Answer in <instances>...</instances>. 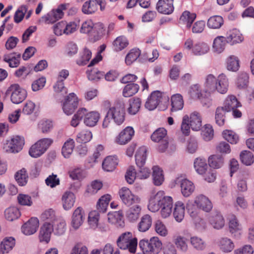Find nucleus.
Wrapping results in <instances>:
<instances>
[{"instance_id":"obj_50","label":"nucleus","mask_w":254,"mask_h":254,"mask_svg":"<svg viewBox=\"0 0 254 254\" xmlns=\"http://www.w3.org/2000/svg\"><path fill=\"white\" fill-rule=\"evenodd\" d=\"M174 243L178 249L183 253H186L188 250L187 239L183 236H177L174 239Z\"/></svg>"},{"instance_id":"obj_10","label":"nucleus","mask_w":254,"mask_h":254,"mask_svg":"<svg viewBox=\"0 0 254 254\" xmlns=\"http://www.w3.org/2000/svg\"><path fill=\"white\" fill-rule=\"evenodd\" d=\"M107 113L111 119L118 125L122 124L125 121V112L124 106L122 105H116L112 107Z\"/></svg>"},{"instance_id":"obj_57","label":"nucleus","mask_w":254,"mask_h":254,"mask_svg":"<svg viewBox=\"0 0 254 254\" xmlns=\"http://www.w3.org/2000/svg\"><path fill=\"white\" fill-rule=\"evenodd\" d=\"M53 123L49 120H42L38 124V129L43 133H48L53 128Z\"/></svg>"},{"instance_id":"obj_36","label":"nucleus","mask_w":254,"mask_h":254,"mask_svg":"<svg viewBox=\"0 0 254 254\" xmlns=\"http://www.w3.org/2000/svg\"><path fill=\"white\" fill-rule=\"evenodd\" d=\"M195 171L199 175H204L206 173L208 166L204 158L198 157L196 158L193 163Z\"/></svg>"},{"instance_id":"obj_9","label":"nucleus","mask_w":254,"mask_h":254,"mask_svg":"<svg viewBox=\"0 0 254 254\" xmlns=\"http://www.w3.org/2000/svg\"><path fill=\"white\" fill-rule=\"evenodd\" d=\"M78 104L77 97L74 93H71L66 97L63 102V110L66 115H70L77 108Z\"/></svg>"},{"instance_id":"obj_39","label":"nucleus","mask_w":254,"mask_h":254,"mask_svg":"<svg viewBox=\"0 0 254 254\" xmlns=\"http://www.w3.org/2000/svg\"><path fill=\"white\" fill-rule=\"evenodd\" d=\"M196 16L195 13L186 10L183 12L180 18V23L185 25L187 28H190L196 18Z\"/></svg>"},{"instance_id":"obj_23","label":"nucleus","mask_w":254,"mask_h":254,"mask_svg":"<svg viewBox=\"0 0 254 254\" xmlns=\"http://www.w3.org/2000/svg\"><path fill=\"white\" fill-rule=\"evenodd\" d=\"M174 0H159L157 3L156 9L161 13L170 14L174 11Z\"/></svg>"},{"instance_id":"obj_33","label":"nucleus","mask_w":254,"mask_h":254,"mask_svg":"<svg viewBox=\"0 0 254 254\" xmlns=\"http://www.w3.org/2000/svg\"><path fill=\"white\" fill-rule=\"evenodd\" d=\"M21 55L20 54L11 53L3 56V61L8 63L10 67H17L20 64Z\"/></svg>"},{"instance_id":"obj_61","label":"nucleus","mask_w":254,"mask_h":254,"mask_svg":"<svg viewBox=\"0 0 254 254\" xmlns=\"http://www.w3.org/2000/svg\"><path fill=\"white\" fill-rule=\"evenodd\" d=\"M241 162L247 166L252 165L254 162L253 154L248 150L242 151L240 155Z\"/></svg>"},{"instance_id":"obj_25","label":"nucleus","mask_w":254,"mask_h":254,"mask_svg":"<svg viewBox=\"0 0 254 254\" xmlns=\"http://www.w3.org/2000/svg\"><path fill=\"white\" fill-rule=\"evenodd\" d=\"M108 221L117 227H123L125 222L122 211H114L108 213Z\"/></svg>"},{"instance_id":"obj_2","label":"nucleus","mask_w":254,"mask_h":254,"mask_svg":"<svg viewBox=\"0 0 254 254\" xmlns=\"http://www.w3.org/2000/svg\"><path fill=\"white\" fill-rule=\"evenodd\" d=\"M68 3H63L59 5L57 8L53 9L47 14L42 16L38 21L39 24H53L59 20L62 19L64 15V11L66 10L68 6Z\"/></svg>"},{"instance_id":"obj_12","label":"nucleus","mask_w":254,"mask_h":254,"mask_svg":"<svg viewBox=\"0 0 254 254\" xmlns=\"http://www.w3.org/2000/svg\"><path fill=\"white\" fill-rule=\"evenodd\" d=\"M175 182L176 185H180L182 193L185 197L189 196L194 190L193 183L187 179L180 177L176 178Z\"/></svg>"},{"instance_id":"obj_34","label":"nucleus","mask_w":254,"mask_h":254,"mask_svg":"<svg viewBox=\"0 0 254 254\" xmlns=\"http://www.w3.org/2000/svg\"><path fill=\"white\" fill-rule=\"evenodd\" d=\"M152 169L153 184L156 186H161L164 181L163 170L158 166H154Z\"/></svg>"},{"instance_id":"obj_8","label":"nucleus","mask_w":254,"mask_h":254,"mask_svg":"<svg viewBox=\"0 0 254 254\" xmlns=\"http://www.w3.org/2000/svg\"><path fill=\"white\" fill-rule=\"evenodd\" d=\"M119 194L123 203L127 206L132 205L140 202V198L138 196L133 194L130 190L126 187H123L120 189Z\"/></svg>"},{"instance_id":"obj_29","label":"nucleus","mask_w":254,"mask_h":254,"mask_svg":"<svg viewBox=\"0 0 254 254\" xmlns=\"http://www.w3.org/2000/svg\"><path fill=\"white\" fill-rule=\"evenodd\" d=\"M100 0H89L85 2L81 8L82 12L85 14H92L98 9V4Z\"/></svg>"},{"instance_id":"obj_19","label":"nucleus","mask_w":254,"mask_h":254,"mask_svg":"<svg viewBox=\"0 0 254 254\" xmlns=\"http://www.w3.org/2000/svg\"><path fill=\"white\" fill-rule=\"evenodd\" d=\"M142 208L139 203L131 205L126 211L127 219L130 222H136L141 215Z\"/></svg>"},{"instance_id":"obj_31","label":"nucleus","mask_w":254,"mask_h":254,"mask_svg":"<svg viewBox=\"0 0 254 254\" xmlns=\"http://www.w3.org/2000/svg\"><path fill=\"white\" fill-rule=\"evenodd\" d=\"M189 122L193 130H199L202 126V119L200 114L197 112L192 113L189 117Z\"/></svg>"},{"instance_id":"obj_22","label":"nucleus","mask_w":254,"mask_h":254,"mask_svg":"<svg viewBox=\"0 0 254 254\" xmlns=\"http://www.w3.org/2000/svg\"><path fill=\"white\" fill-rule=\"evenodd\" d=\"M134 130L132 127H127L122 131L116 139V142L124 145L127 143L134 135Z\"/></svg>"},{"instance_id":"obj_40","label":"nucleus","mask_w":254,"mask_h":254,"mask_svg":"<svg viewBox=\"0 0 254 254\" xmlns=\"http://www.w3.org/2000/svg\"><path fill=\"white\" fill-rule=\"evenodd\" d=\"M209 166L213 169H219L224 164V158L219 154L210 155L208 159Z\"/></svg>"},{"instance_id":"obj_32","label":"nucleus","mask_w":254,"mask_h":254,"mask_svg":"<svg viewBox=\"0 0 254 254\" xmlns=\"http://www.w3.org/2000/svg\"><path fill=\"white\" fill-rule=\"evenodd\" d=\"M218 245L220 249L226 253L232 252L235 248V244L233 241L227 237H223L219 239Z\"/></svg>"},{"instance_id":"obj_46","label":"nucleus","mask_w":254,"mask_h":254,"mask_svg":"<svg viewBox=\"0 0 254 254\" xmlns=\"http://www.w3.org/2000/svg\"><path fill=\"white\" fill-rule=\"evenodd\" d=\"M146 148L144 146L139 147L135 156L136 164L138 167L144 166L146 159Z\"/></svg>"},{"instance_id":"obj_11","label":"nucleus","mask_w":254,"mask_h":254,"mask_svg":"<svg viewBox=\"0 0 254 254\" xmlns=\"http://www.w3.org/2000/svg\"><path fill=\"white\" fill-rule=\"evenodd\" d=\"M81 110L84 113L83 115L84 124L87 127H95L100 119V114L96 111L88 112L84 108H81Z\"/></svg>"},{"instance_id":"obj_24","label":"nucleus","mask_w":254,"mask_h":254,"mask_svg":"<svg viewBox=\"0 0 254 254\" xmlns=\"http://www.w3.org/2000/svg\"><path fill=\"white\" fill-rule=\"evenodd\" d=\"M53 225L50 222H45L40 228L39 235L40 241L48 243L50 240Z\"/></svg>"},{"instance_id":"obj_59","label":"nucleus","mask_w":254,"mask_h":254,"mask_svg":"<svg viewBox=\"0 0 254 254\" xmlns=\"http://www.w3.org/2000/svg\"><path fill=\"white\" fill-rule=\"evenodd\" d=\"M190 243L193 248L197 251H202L206 247L205 241L197 236L190 237Z\"/></svg>"},{"instance_id":"obj_45","label":"nucleus","mask_w":254,"mask_h":254,"mask_svg":"<svg viewBox=\"0 0 254 254\" xmlns=\"http://www.w3.org/2000/svg\"><path fill=\"white\" fill-rule=\"evenodd\" d=\"M21 215L19 209L16 207H9L4 211V216L6 219L12 221L17 219Z\"/></svg>"},{"instance_id":"obj_63","label":"nucleus","mask_w":254,"mask_h":254,"mask_svg":"<svg viewBox=\"0 0 254 254\" xmlns=\"http://www.w3.org/2000/svg\"><path fill=\"white\" fill-rule=\"evenodd\" d=\"M222 136L225 140L231 144H236L239 139L238 135L231 130H224Z\"/></svg>"},{"instance_id":"obj_52","label":"nucleus","mask_w":254,"mask_h":254,"mask_svg":"<svg viewBox=\"0 0 254 254\" xmlns=\"http://www.w3.org/2000/svg\"><path fill=\"white\" fill-rule=\"evenodd\" d=\"M74 148V141L72 139L67 140L64 143L62 150V153L64 158H69L72 154Z\"/></svg>"},{"instance_id":"obj_7","label":"nucleus","mask_w":254,"mask_h":254,"mask_svg":"<svg viewBox=\"0 0 254 254\" xmlns=\"http://www.w3.org/2000/svg\"><path fill=\"white\" fill-rule=\"evenodd\" d=\"M184 48L188 50H191L195 56H202L207 54L210 50L209 45L203 42H198L193 44L191 39H187L184 44Z\"/></svg>"},{"instance_id":"obj_17","label":"nucleus","mask_w":254,"mask_h":254,"mask_svg":"<svg viewBox=\"0 0 254 254\" xmlns=\"http://www.w3.org/2000/svg\"><path fill=\"white\" fill-rule=\"evenodd\" d=\"M209 222L213 228L217 230L222 229L225 224L224 218L221 213L214 211L209 217Z\"/></svg>"},{"instance_id":"obj_42","label":"nucleus","mask_w":254,"mask_h":254,"mask_svg":"<svg viewBox=\"0 0 254 254\" xmlns=\"http://www.w3.org/2000/svg\"><path fill=\"white\" fill-rule=\"evenodd\" d=\"M15 239L12 237H6L0 242V244L5 254L8 253L15 247Z\"/></svg>"},{"instance_id":"obj_37","label":"nucleus","mask_w":254,"mask_h":254,"mask_svg":"<svg viewBox=\"0 0 254 254\" xmlns=\"http://www.w3.org/2000/svg\"><path fill=\"white\" fill-rule=\"evenodd\" d=\"M240 106V103L238 102L236 97L234 95H229L225 99L223 107L227 112L237 108Z\"/></svg>"},{"instance_id":"obj_43","label":"nucleus","mask_w":254,"mask_h":254,"mask_svg":"<svg viewBox=\"0 0 254 254\" xmlns=\"http://www.w3.org/2000/svg\"><path fill=\"white\" fill-rule=\"evenodd\" d=\"M103 187L101 181L94 180L90 185H88L85 191V195L90 196L96 194Z\"/></svg>"},{"instance_id":"obj_1","label":"nucleus","mask_w":254,"mask_h":254,"mask_svg":"<svg viewBox=\"0 0 254 254\" xmlns=\"http://www.w3.org/2000/svg\"><path fill=\"white\" fill-rule=\"evenodd\" d=\"M173 207V198L166 195L164 191L159 190L150 195L147 204V208L150 211L156 212L160 210L161 217L166 218L171 215Z\"/></svg>"},{"instance_id":"obj_41","label":"nucleus","mask_w":254,"mask_h":254,"mask_svg":"<svg viewBox=\"0 0 254 254\" xmlns=\"http://www.w3.org/2000/svg\"><path fill=\"white\" fill-rule=\"evenodd\" d=\"M185 211L184 204L181 201L176 202L173 215L177 222H180L183 220L185 216Z\"/></svg>"},{"instance_id":"obj_44","label":"nucleus","mask_w":254,"mask_h":254,"mask_svg":"<svg viewBox=\"0 0 254 254\" xmlns=\"http://www.w3.org/2000/svg\"><path fill=\"white\" fill-rule=\"evenodd\" d=\"M171 105L172 112L178 111L183 109L184 101L182 96L180 94H176L171 97Z\"/></svg>"},{"instance_id":"obj_62","label":"nucleus","mask_w":254,"mask_h":254,"mask_svg":"<svg viewBox=\"0 0 254 254\" xmlns=\"http://www.w3.org/2000/svg\"><path fill=\"white\" fill-rule=\"evenodd\" d=\"M166 135V130L164 128H159L152 133L151 138L153 141L159 142L162 140H167Z\"/></svg>"},{"instance_id":"obj_47","label":"nucleus","mask_w":254,"mask_h":254,"mask_svg":"<svg viewBox=\"0 0 254 254\" xmlns=\"http://www.w3.org/2000/svg\"><path fill=\"white\" fill-rule=\"evenodd\" d=\"M118 164V161L116 157L114 156H108L106 157L102 163L103 169L107 172L113 171Z\"/></svg>"},{"instance_id":"obj_5","label":"nucleus","mask_w":254,"mask_h":254,"mask_svg":"<svg viewBox=\"0 0 254 254\" xmlns=\"http://www.w3.org/2000/svg\"><path fill=\"white\" fill-rule=\"evenodd\" d=\"M53 139L49 138L41 139L33 144L29 149V154L33 158L42 156L53 143Z\"/></svg>"},{"instance_id":"obj_15","label":"nucleus","mask_w":254,"mask_h":254,"mask_svg":"<svg viewBox=\"0 0 254 254\" xmlns=\"http://www.w3.org/2000/svg\"><path fill=\"white\" fill-rule=\"evenodd\" d=\"M162 99V93L159 91H155L148 98L145 102V107L148 110L152 111L156 108Z\"/></svg>"},{"instance_id":"obj_4","label":"nucleus","mask_w":254,"mask_h":254,"mask_svg":"<svg viewBox=\"0 0 254 254\" xmlns=\"http://www.w3.org/2000/svg\"><path fill=\"white\" fill-rule=\"evenodd\" d=\"M143 254H158L162 249V244L158 237H153L149 241L141 240L139 244Z\"/></svg>"},{"instance_id":"obj_27","label":"nucleus","mask_w":254,"mask_h":254,"mask_svg":"<svg viewBox=\"0 0 254 254\" xmlns=\"http://www.w3.org/2000/svg\"><path fill=\"white\" fill-rule=\"evenodd\" d=\"M76 197L74 193L70 191H66L62 197V205L65 210L70 209L74 205Z\"/></svg>"},{"instance_id":"obj_53","label":"nucleus","mask_w":254,"mask_h":254,"mask_svg":"<svg viewBox=\"0 0 254 254\" xmlns=\"http://www.w3.org/2000/svg\"><path fill=\"white\" fill-rule=\"evenodd\" d=\"M140 54L141 51L139 49L133 48L130 50L126 57V64L128 65L131 64L139 58Z\"/></svg>"},{"instance_id":"obj_56","label":"nucleus","mask_w":254,"mask_h":254,"mask_svg":"<svg viewBox=\"0 0 254 254\" xmlns=\"http://www.w3.org/2000/svg\"><path fill=\"white\" fill-rule=\"evenodd\" d=\"M100 218V213L96 210H93L89 212L88 217V223L92 229L96 228L98 226Z\"/></svg>"},{"instance_id":"obj_48","label":"nucleus","mask_w":254,"mask_h":254,"mask_svg":"<svg viewBox=\"0 0 254 254\" xmlns=\"http://www.w3.org/2000/svg\"><path fill=\"white\" fill-rule=\"evenodd\" d=\"M223 23L224 21L222 16L214 15L208 19L207 25L211 29H219L222 26Z\"/></svg>"},{"instance_id":"obj_6","label":"nucleus","mask_w":254,"mask_h":254,"mask_svg":"<svg viewBox=\"0 0 254 254\" xmlns=\"http://www.w3.org/2000/svg\"><path fill=\"white\" fill-rule=\"evenodd\" d=\"M5 95H10V99L14 104H19L24 101L27 97V93L25 89L18 84L10 85L5 91Z\"/></svg>"},{"instance_id":"obj_3","label":"nucleus","mask_w":254,"mask_h":254,"mask_svg":"<svg viewBox=\"0 0 254 254\" xmlns=\"http://www.w3.org/2000/svg\"><path fill=\"white\" fill-rule=\"evenodd\" d=\"M117 245L122 250H127L131 253H135L137 240L131 232H127L119 237L117 240Z\"/></svg>"},{"instance_id":"obj_55","label":"nucleus","mask_w":254,"mask_h":254,"mask_svg":"<svg viewBox=\"0 0 254 254\" xmlns=\"http://www.w3.org/2000/svg\"><path fill=\"white\" fill-rule=\"evenodd\" d=\"M53 89L56 96H63L67 92V88L64 86L63 80L58 79L53 85Z\"/></svg>"},{"instance_id":"obj_20","label":"nucleus","mask_w":254,"mask_h":254,"mask_svg":"<svg viewBox=\"0 0 254 254\" xmlns=\"http://www.w3.org/2000/svg\"><path fill=\"white\" fill-rule=\"evenodd\" d=\"M217 77L213 74H208L204 78L203 92L211 94L215 92Z\"/></svg>"},{"instance_id":"obj_64","label":"nucleus","mask_w":254,"mask_h":254,"mask_svg":"<svg viewBox=\"0 0 254 254\" xmlns=\"http://www.w3.org/2000/svg\"><path fill=\"white\" fill-rule=\"evenodd\" d=\"M15 179L20 186H23L25 185L28 180V175L26 169L22 168L17 172L15 175Z\"/></svg>"},{"instance_id":"obj_35","label":"nucleus","mask_w":254,"mask_h":254,"mask_svg":"<svg viewBox=\"0 0 254 254\" xmlns=\"http://www.w3.org/2000/svg\"><path fill=\"white\" fill-rule=\"evenodd\" d=\"M226 38L228 43L232 45L241 43L244 40L242 34L236 29L230 30Z\"/></svg>"},{"instance_id":"obj_16","label":"nucleus","mask_w":254,"mask_h":254,"mask_svg":"<svg viewBox=\"0 0 254 254\" xmlns=\"http://www.w3.org/2000/svg\"><path fill=\"white\" fill-rule=\"evenodd\" d=\"M194 203L199 209L207 212H209L213 207L210 200L203 194L197 195L194 199Z\"/></svg>"},{"instance_id":"obj_26","label":"nucleus","mask_w":254,"mask_h":254,"mask_svg":"<svg viewBox=\"0 0 254 254\" xmlns=\"http://www.w3.org/2000/svg\"><path fill=\"white\" fill-rule=\"evenodd\" d=\"M229 80L226 75L221 73L217 76L215 91L220 94H225L228 89Z\"/></svg>"},{"instance_id":"obj_28","label":"nucleus","mask_w":254,"mask_h":254,"mask_svg":"<svg viewBox=\"0 0 254 254\" xmlns=\"http://www.w3.org/2000/svg\"><path fill=\"white\" fill-rule=\"evenodd\" d=\"M228 41L226 38L222 36H218L215 37L213 41L212 51L214 53L220 54L225 49Z\"/></svg>"},{"instance_id":"obj_13","label":"nucleus","mask_w":254,"mask_h":254,"mask_svg":"<svg viewBox=\"0 0 254 254\" xmlns=\"http://www.w3.org/2000/svg\"><path fill=\"white\" fill-rule=\"evenodd\" d=\"M85 216V211L82 207H78L74 210L71 219V226L74 230H77L82 225Z\"/></svg>"},{"instance_id":"obj_30","label":"nucleus","mask_w":254,"mask_h":254,"mask_svg":"<svg viewBox=\"0 0 254 254\" xmlns=\"http://www.w3.org/2000/svg\"><path fill=\"white\" fill-rule=\"evenodd\" d=\"M152 218L149 214H144L140 218L137 224V229L139 232H145L148 231L152 225Z\"/></svg>"},{"instance_id":"obj_51","label":"nucleus","mask_w":254,"mask_h":254,"mask_svg":"<svg viewBox=\"0 0 254 254\" xmlns=\"http://www.w3.org/2000/svg\"><path fill=\"white\" fill-rule=\"evenodd\" d=\"M128 45V41L127 38L123 36L118 37L113 42L114 50L116 51H121L126 48Z\"/></svg>"},{"instance_id":"obj_18","label":"nucleus","mask_w":254,"mask_h":254,"mask_svg":"<svg viewBox=\"0 0 254 254\" xmlns=\"http://www.w3.org/2000/svg\"><path fill=\"white\" fill-rule=\"evenodd\" d=\"M39 227V220L33 217L25 223L21 227L22 232L27 236L34 234Z\"/></svg>"},{"instance_id":"obj_60","label":"nucleus","mask_w":254,"mask_h":254,"mask_svg":"<svg viewBox=\"0 0 254 254\" xmlns=\"http://www.w3.org/2000/svg\"><path fill=\"white\" fill-rule=\"evenodd\" d=\"M227 112L223 107H218L215 112V119L216 123L219 126L224 125L225 121V114Z\"/></svg>"},{"instance_id":"obj_14","label":"nucleus","mask_w":254,"mask_h":254,"mask_svg":"<svg viewBox=\"0 0 254 254\" xmlns=\"http://www.w3.org/2000/svg\"><path fill=\"white\" fill-rule=\"evenodd\" d=\"M24 143L23 138L16 136L7 142L4 148L8 152L17 153L22 149Z\"/></svg>"},{"instance_id":"obj_38","label":"nucleus","mask_w":254,"mask_h":254,"mask_svg":"<svg viewBox=\"0 0 254 254\" xmlns=\"http://www.w3.org/2000/svg\"><path fill=\"white\" fill-rule=\"evenodd\" d=\"M127 112L131 115H135L139 111L141 105V99L139 98H132L128 100Z\"/></svg>"},{"instance_id":"obj_54","label":"nucleus","mask_w":254,"mask_h":254,"mask_svg":"<svg viewBox=\"0 0 254 254\" xmlns=\"http://www.w3.org/2000/svg\"><path fill=\"white\" fill-rule=\"evenodd\" d=\"M139 89V86L137 84H128L123 89V95L125 97H129L135 94L138 91Z\"/></svg>"},{"instance_id":"obj_58","label":"nucleus","mask_w":254,"mask_h":254,"mask_svg":"<svg viewBox=\"0 0 254 254\" xmlns=\"http://www.w3.org/2000/svg\"><path fill=\"white\" fill-rule=\"evenodd\" d=\"M92 138V133L91 131L87 129H84L77 134L76 140L79 143H85L90 141Z\"/></svg>"},{"instance_id":"obj_21","label":"nucleus","mask_w":254,"mask_h":254,"mask_svg":"<svg viewBox=\"0 0 254 254\" xmlns=\"http://www.w3.org/2000/svg\"><path fill=\"white\" fill-rule=\"evenodd\" d=\"M229 230L233 237L239 239L241 236L242 227L236 216L232 215L229 221Z\"/></svg>"},{"instance_id":"obj_49","label":"nucleus","mask_w":254,"mask_h":254,"mask_svg":"<svg viewBox=\"0 0 254 254\" xmlns=\"http://www.w3.org/2000/svg\"><path fill=\"white\" fill-rule=\"evenodd\" d=\"M227 69L229 71H236L240 67L239 60L235 56H230L226 59Z\"/></svg>"}]
</instances>
